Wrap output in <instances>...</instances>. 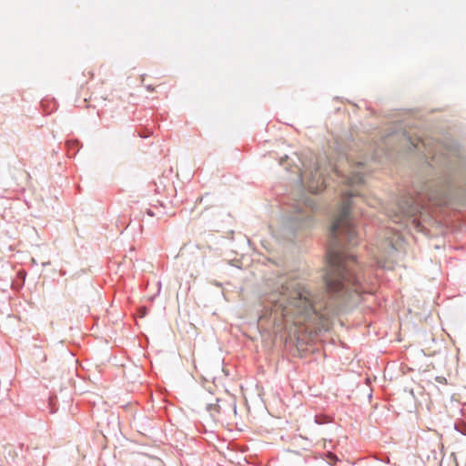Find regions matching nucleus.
Here are the masks:
<instances>
[{"mask_svg":"<svg viewBox=\"0 0 466 466\" xmlns=\"http://www.w3.org/2000/svg\"><path fill=\"white\" fill-rule=\"evenodd\" d=\"M350 202H342L339 216L334 219L331 228V242L328 251L329 267L324 276L327 290L330 293H339V296L360 294L363 288L353 274L355 258L348 255L341 248L343 239L349 244H355L356 230L350 218Z\"/></svg>","mask_w":466,"mask_h":466,"instance_id":"nucleus-1","label":"nucleus"},{"mask_svg":"<svg viewBox=\"0 0 466 466\" xmlns=\"http://www.w3.org/2000/svg\"><path fill=\"white\" fill-rule=\"evenodd\" d=\"M272 302V311L295 325H306L323 318L315 295L298 273H289L282 279L278 298Z\"/></svg>","mask_w":466,"mask_h":466,"instance_id":"nucleus-2","label":"nucleus"},{"mask_svg":"<svg viewBox=\"0 0 466 466\" xmlns=\"http://www.w3.org/2000/svg\"><path fill=\"white\" fill-rule=\"evenodd\" d=\"M302 180L306 183L308 189L312 193L321 191L326 186L325 179L319 172L318 168L314 173L310 172L309 175L304 173L302 175Z\"/></svg>","mask_w":466,"mask_h":466,"instance_id":"nucleus-3","label":"nucleus"},{"mask_svg":"<svg viewBox=\"0 0 466 466\" xmlns=\"http://www.w3.org/2000/svg\"><path fill=\"white\" fill-rule=\"evenodd\" d=\"M361 165H358L356 171H350L346 177L347 183L350 185L360 184L363 181V171Z\"/></svg>","mask_w":466,"mask_h":466,"instance_id":"nucleus-4","label":"nucleus"},{"mask_svg":"<svg viewBox=\"0 0 466 466\" xmlns=\"http://www.w3.org/2000/svg\"><path fill=\"white\" fill-rule=\"evenodd\" d=\"M218 402V400H216V403H208V404H207V407H206L207 410L214 418L220 412V407Z\"/></svg>","mask_w":466,"mask_h":466,"instance_id":"nucleus-5","label":"nucleus"},{"mask_svg":"<svg viewBox=\"0 0 466 466\" xmlns=\"http://www.w3.org/2000/svg\"><path fill=\"white\" fill-rule=\"evenodd\" d=\"M42 106H43V109L44 111H46V113H51L54 108L56 107V103L53 102V101H42Z\"/></svg>","mask_w":466,"mask_h":466,"instance_id":"nucleus-6","label":"nucleus"},{"mask_svg":"<svg viewBox=\"0 0 466 466\" xmlns=\"http://www.w3.org/2000/svg\"><path fill=\"white\" fill-rule=\"evenodd\" d=\"M338 461V458L336 455H334L333 453L331 452H329L327 454V461L330 464V465H335V462Z\"/></svg>","mask_w":466,"mask_h":466,"instance_id":"nucleus-7","label":"nucleus"},{"mask_svg":"<svg viewBox=\"0 0 466 466\" xmlns=\"http://www.w3.org/2000/svg\"><path fill=\"white\" fill-rule=\"evenodd\" d=\"M420 142H421V140H420V138H417V139H416V142L411 141L410 143H411V145H412L414 147H419V143H420Z\"/></svg>","mask_w":466,"mask_h":466,"instance_id":"nucleus-8","label":"nucleus"}]
</instances>
